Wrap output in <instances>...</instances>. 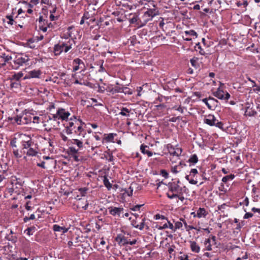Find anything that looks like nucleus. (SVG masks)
<instances>
[{"label":"nucleus","instance_id":"f257e3e1","mask_svg":"<svg viewBox=\"0 0 260 260\" xmlns=\"http://www.w3.org/2000/svg\"><path fill=\"white\" fill-rule=\"evenodd\" d=\"M18 139L22 149L27 156H35L38 154L40 151L39 145L30 135L23 133L18 134Z\"/></svg>","mask_w":260,"mask_h":260},{"label":"nucleus","instance_id":"f03ea898","mask_svg":"<svg viewBox=\"0 0 260 260\" xmlns=\"http://www.w3.org/2000/svg\"><path fill=\"white\" fill-rule=\"evenodd\" d=\"M84 124L81 120L75 117H74V118H71L64 124V131L68 135H73L79 138H84L86 135V131L83 127Z\"/></svg>","mask_w":260,"mask_h":260},{"label":"nucleus","instance_id":"7ed1b4c3","mask_svg":"<svg viewBox=\"0 0 260 260\" xmlns=\"http://www.w3.org/2000/svg\"><path fill=\"white\" fill-rule=\"evenodd\" d=\"M73 42V40L65 42L59 41L58 44L54 45L53 48V52L55 55H59L62 52H68L72 48Z\"/></svg>","mask_w":260,"mask_h":260},{"label":"nucleus","instance_id":"20e7f679","mask_svg":"<svg viewBox=\"0 0 260 260\" xmlns=\"http://www.w3.org/2000/svg\"><path fill=\"white\" fill-rule=\"evenodd\" d=\"M158 14V11L155 8L147 9L141 17V27L145 26L148 22L152 20V19Z\"/></svg>","mask_w":260,"mask_h":260},{"label":"nucleus","instance_id":"39448f33","mask_svg":"<svg viewBox=\"0 0 260 260\" xmlns=\"http://www.w3.org/2000/svg\"><path fill=\"white\" fill-rule=\"evenodd\" d=\"M32 113L24 110L22 113L17 115L14 120L19 125L27 124L32 121Z\"/></svg>","mask_w":260,"mask_h":260},{"label":"nucleus","instance_id":"423d86ee","mask_svg":"<svg viewBox=\"0 0 260 260\" xmlns=\"http://www.w3.org/2000/svg\"><path fill=\"white\" fill-rule=\"evenodd\" d=\"M168 187L169 189L168 192H170L171 194H179L185 192L187 189L185 186L180 187L175 182L169 183Z\"/></svg>","mask_w":260,"mask_h":260},{"label":"nucleus","instance_id":"0eeeda50","mask_svg":"<svg viewBox=\"0 0 260 260\" xmlns=\"http://www.w3.org/2000/svg\"><path fill=\"white\" fill-rule=\"evenodd\" d=\"M45 16H40L39 18V26L44 32H46L48 28H51L53 26L51 22H48Z\"/></svg>","mask_w":260,"mask_h":260},{"label":"nucleus","instance_id":"6e6552de","mask_svg":"<svg viewBox=\"0 0 260 260\" xmlns=\"http://www.w3.org/2000/svg\"><path fill=\"white\" fill-rule=\"evenodd\" d=\"M213 95L220 100H228L230 98V94L228 92H224L220 87L214 92Z\"/></svg>","mask_w":260,"mask_h":260},{"label":"nucleus","instance_id":"1a4fd4ad","mask_svg":"<svg viewBox=\"0 0 260 260\" xmlns=\"http://www.w3.org/2000/svg\"><path fill=\"white\" fill-rule=\"evenodd\" d=\"M29 58L27 55L17 56L15 59L14 60L15 64L18 65V67L22 66L24 64H26Z\"/></svg>","mask_w":260,"mask_h":260},{"label":"nucleus","instance_id":"9d476101","mask_svg":"<svg viewBox=\"0 0 260 260\" xmlns=\"http://www.w3.org/2000/svg\"><path fill=\"white\" fill-rule=\"evenodd\" d=\"M129 16L132 17H130L129 18V22L131 24H136L137 25L139 26V27H141V23L140 21L141 20V18L139 17V16L136 13H131L129 15Z\"/></svg>","mask_w":260,"mask_h":260},{"label":"nucleus","instance_id":"9b49d317","mask_svg":"<svg viewBox=\"0 0 260 260\" xmlns=\"http://www.w3.org/2000/svg\"><path fill=\"white\" fill-rule=\"evenodd\" d=\"M11 184L12 185V189H13V190L15 189L21 188L22 185L21 180L19 178H17L16 177H12Z\"/></svg>","mask_w":260,"mask_h":260},{"label":"nucleus","instance_id":"f8f14e48","mask_svg":"<svg viewBox=\"0 0 260 260\" xmlns=\"http://www.w3.org/2000/svg\"><path fill=\"white\" fill-rule=\"evenodd\" d=\"M115 241L120 246H124L128 244V240L127 238L121 234L118 235L115 238Z\"/></svg>","mask_w":260,"mask_h":260},{"label":"nucleus","instance_id":"ddd939ff","mask_svg":"<svg viewBox=\"0 0 260 260\" xmlns=\"http://www.w3.org/2000/svg\"><path fill=\"white\" fill-rule=\"evenodd\" d=\"M41 74V71L40 70H34L28 72L27 75L24 78V79L34 78H39Z\"/></svg>","mask_w":260,"mask_h":260},{"label":"nucleus","instance_id":"4468645a","mask_svg":"<svg viewBox=\"0 0 260 260\" xmlns=\"http://www.w3.org/2000/svg\"><path fill=\"white\" fill-rule=\"evenodd\" d=\"M58 115H59V118L62 120H67L70 115V113L64 109L59 108L58 109Z\"/></svg>","mask_w":260,"mask_h":260},{"label":"nucleus","instance_id":"2eb2a0df","mask_svg":"<svg viewBox=\"0 0 260 260\" xmlns=\"http://www.w3.org/2000/svg\"><path fill=\"white\" fill-rule=\"evenodd\" d=\"M73 64H76L73 68V71L76 72L80 68H84L85 66L83 61L79 58H75L73 60Z\"/></svg>","mask_w":260,"mask_h":260},{"label":"nucleus","instance_id":"dca6fc26","mask_svg":"<svg viewBox=\"0 0 260 260\" xmlns=\"http://www.w3.org/2000/svg\"><path fill=\"white\" fill-rule=\"evenodd\" d=\"M204 121L210 126H214L217 119L213 115L209 114L204 118Z\"/></svg>","mask_w":260,"mask_h":260},{"label":"nucleus","instance_id":"f3484780","mask_svg":"<svg viewBox=\"0 0 260 260\" xmlns=\"http://www.w3.org/2000/svg\"><path fill=\"white\" fill-rule=\"evenodd\" d=\"M108 209L109 213L113 216H119L123 210V208H118L115 207H109Z\"/></svg>","mask_w":260,"mask_h":260},{"label":"nucleus","instance_id":"a211bd4d","mask_svg":"<svg viewBox=\"0 0 260 260\" xmlns=\"http://www.w3.org/2000/svg\"><path fill=\"white\" fill-rule=\"evenodd\" d=\"M9 172L7 169L0 166V182L9 177Z\"/></svg>","mask_w":260,"mask_h":260},{"label":"nucleus","instance_id":"6ab92c4d","mask_svg":"<svg viewBox=\"0 0 260 260\" xmlns=\"http://www.w3.org/2000/svg\"><path fill=\"white\" fill-rule=\"evenodd\" d=\"M71 143L72 144L76 145L78 147V149L82 150L83 148V143L82 141V138H78V139H73L71 140Z\"/></svg>","mask_w":260,"mask_h":260},{"label":"nucleus","instance_id":"aec40b11","mask_svg":"<svg viewBox=\"0 0 260 260\" xmlns=\"http://www.w3.org/2000/svg\"><path fill=\"white\" fill-rule=\"evenodd\" d=\"M208 214V211L204 208H199L197 210L196 216L199 218H205Z\"/></svg>","mask_w":260,"mask_h":260},{"label":"nucleus","instance_id":"412c9836","mask_svg":"<svg viewBox=\"0 0 260 260\" xmlns=\"http://www.w3.org/2000/svg\"><path fill=\"white\" fill-rule=\"evenodd\" d=\"M149 146L144 144H142L140 146V150L143 154H146L148 156L150 157L152 155L153 153L151 151L149 150Z\"/></svg>","mask_w":260,"mask_h":260},{"label":"nucleus","instance_id":"4be33fe9","mask_svg":"<svg viewBox=\"0 0 260 260\" xmlns=\"http://www.w3.org/2000/svg\"><path fill=\"white\" fill-rule=\"evenodd\" d=\"M218 101L213 98H209V102L207 106L210 109L215 108L217 105Z\"/></svg>","mask_w":260,"mask_h":260},{"label":"nucleus","instance_id":"5701e85b","mask_svg":"<svg viewBox=\"0 0 260 260\" xmlns=\"http://www.w3.org/2000/svg\"><path fill=\"white\" fill-rule=\"evenodd\" d=\"M169 153L173 156H179L182 153V149L181 148H171L169 150Z\"/></svg>","mask_w":260,"mask_h":260},{"label":"nucleus","instance_id":"b1692460","mask_svg":"<svg viewBox=\"0 0 260 260\" xmlns=\"http://www.w3.org/2000/svg\"><path fill=\"white\" fill-rule=\"evenodd\" d=\"M190 247L191 251L195 253H199L200 251L199 245L194 241H190Z\"/></svg>","mask_w":260,"mask_h":260},{"label":"nucleus","instance_id":"393cba45","mask_svg":"<svg viewBox=\"0 0 260 260\" xmlns=\"http://www.w3.org/2000/svg\"><path fill=\"white\" fill-rule=\"evenodd\" d=\"M53 229L55 232H59L62 233H67L69 230L68 228H66L64 226H60L57 224H54L53 226Z\"/></svg>","mask_w":260,"mask_h":260},{"label":"nucleus","instance_id":"a878e982","mask_svg":"<svg viewBox=\"0 0 260 260\" xmlns=\"http://www.w3.org/2000/svg\"><path fill=\"white\" fill-rule=\"evenodd\" d=\"M182 194V193H180L179 194H171L170 192H167V196L170 199H173L174 198H177L180 201H183L185 199Z\"/></svg>","mask_w":260,"mask_h":260},{"label":"nucleus","instance_id":"bb28decb","mask_svg":"<svg viewBox=\"0 0 260 260\" xmlns=\"http://www.w3.org/2000/svg\"><path fill=\"white\" fill-rule=\"evenodd\" d=\"M73 28L72 26H70L68 28L67 31L66 33L63 34L61 38L68 39L69 38L72 37V31L71 30Z\"/></svg>","mask_w":260,"mask_h":260},{"label":"nucleus","instance_id":"cd10ccee","mask_svg":"<svg viewBox=\"0 0 260 260\" xmlns=\"http://www.w3.org/2000/svg\"><path fill=\"white\" fill-rule=\"evenodd\" d=\"M205 250L211 251L212 250V245L211 244L210 239L209 238L206 239L204 241Z\"/></svg>","mask_w":260,"mask_h":260},{"label":"nucleus","instance_id":"c85d7f7f","mask_svg":"<svg viewBox=\"0 0 260 260\" xmlns=\"http://www.w3.org/2000/svg\"><path fill=\"white\" fill-rule=\"evenodd\" d=\"M116 134H114L113 133H111L105 136V137L103 139L102 141V143H104V141H105L106 142H113L114 138V136H115Z\"/></svg>","mask_w":260,"mask_h":260},{"label":"nucleus","instance_id":"c756f323","mask_svg":"<svg viewBox=\"0 0 260 260\" xmlns=\"http://www.w3.org/2000/svg\"><path fill=\"white\" fill-rule=\"evenodd\" d=\"M145 218H143L142 220V222L140 223V224H137V226H136V229H138L140 230H142L145 226H146V229H149V226L148 225H145Z\"/></svg>","mask_w":260,"mask_h":260},{"label":"nucleus","instance_id":"7c9ffc66","mask_svg":"<svg viewBox=\"0 0 260 260\" xmlns=\"http://www.w3.org/2000/svg\"><path fill=\"white\" fill-rule=\"evenodd\" d=\"M23 76V73L22 72H19L17 74L13 75L11 79L12 81H19L20 78Z\"/></svg>","mask_w":260,"mask_h":260},{"label":"nucleus","instance_id":"2f4dec72","mask_svg":"<svg viewBox=\"0 0 260 260\" xmlns=\"http://www.w3.org/2000/svg\"><path fill=\"white\" fill-rule=\"evenodd\" d=\"M109 92L110 93H111L112 94H115L116 93H118V92H121V90H122V87H119V86H115L114 87H113L112 88H110V87H109Z\"/></svg>","mask_w":260,"mask_h":260},{"label":"nucleus","instance_id":"473e14b6","mask_svg":"<svg viewBox=\"0 0 260 260\" xmlns=\"http://www.w3.org/2000/svg\"><path fill=\"white\" fill-rule=\"evenodd\" d=\"M103 182L105 186L107 187L108 190H110L112 188V184L109 181V179L106 176H104L103 179Z\"/></svg>","mask_w":260,"mask_h":260},{"label":"nucleus","instance_id":"72a5a7b5","mask_svg":"<svg viewBox=\"0 0 260 260\" xmlns=\"http://www.w3.org/2000/svg\"><path fill=\"white\" fill-rule=\"evenodd\" d=\"M131 110L126 108H122L119 114L124 116H128Z\"/></svg>","mask_w":260,"mask_h":260},{"label":"nucleus","instance_id":"f704fd0d","mask_svg":"<svg viewBox=\"0 0 260 260\" xmlns=\"http://www.w3.org/2000/svg\"><path fill=\"white\" fill-rule=\"evenodd\" d=\"M19 143V140L18 139V134H17V136L13 138L10 142V145L12 147L16 148V143Z\"/></svg>","mask_w":260,"mask_h":260},{"label":"nucleus","instance_id":"c9c22d12","mask_svg":"<svg viewBox=\"0 0 260 260\" xmlns=\"http://www.w3.org/2000/svg\"><path fill=\"white\" fill-rule=\"evenodd\" d=\"M198 161V158L196 154L192 155L188 159V162L195 164Z\"/></svg>","mask_w":260,"mask_h":260},{"label":"nucleus","instance_id":"e433bc0d","mask_svg":"<svg viewBox=\"0 0 260 260\" xmlns=\"http://www.w3.org/2000/svg\"><path fill=\"white\" fill-rule=\"evenodd\" d=\"M6 18L8 20L7 23L9 25H12L14 23H16V22L14 21L13 16L12 15H7L6 16Z\"/></svg>","mask_w":260,"mask_h":260},{"label":"nucleus","instance_id":"4c0bfd02","mask_svg":"<svg viewBox=\"0 0 260 260\" xmlns=\"http://www.w3.org/2000/svg\"><path fill=\"white\" fill-rule=\"evenodd\" d=\"M35 228L34 226H31L28 228L24 231V233H26L28 236H31L33 235V233L35 231Z\"/></svg>","mask_w":260,"mask_h":260},{"label":"nucleus","instance_id":"58836bf2","mask_svg":"<svg viewBox=\"0 0 260 260\" xmlns=\"http://www.w3.org/2000/svg\"><path fill=\"white\" fill-rule=\"evenodd\" d=\"M122 90L121 92L124 93L125 94H132L133 93V91L130 88L127 87H122Z\"/></svg>","mask_w":260,"mask_h":260},{"label":"nucleus","instance_id":"ea45409f","mask_svg":"<svg viewBox=\"0 0 260 260\" xmlns=\"http://www.w3.org/2000/svg\"><path fill=\"white\" fill-rule=\"evenodd\" d=\"M235 177L234 175L231 174L223 177L222 179V181L224 183H226L230 180H233Z\"/></svg>","mask_w":260,"mask_h":260},{"label":"nucleus","instance_id":"a19ab883","mask_svg":"<svg viewBox=\"0 0 260 260\" xmlns=\"http://www.w3.org/2000/svg\"><path fill=\"white\" fill-rule=\"evenodd\" d=\"M184 33L186 36H195L197 38L198 36L197 33L193 30H187Z\"/></svg>","mask_w":260,"mask_h":260},{"label":"nucleus","instance_id":"79ce46f5","mask_svg":"<svg viewBox=\"0 0 260 260\" xmlns=\"http://www.w3.org/2000/svg\"><path fill=\"white\" fill-rule=\"evenodd\" d=\"M171 171L172 173L174 174H177V173L181 171V168H179V166H175L171 167Z\"/></svg>","mask_w":260,"mask_h":260},{"label":"nucleus","instance_id":"37998d69","mask_svg":"<svg viewBox=\"0 0 260 260\" xmlns=\"http://www.w3.org/2000/svg\"><path fill=\"white\" fill-rule=\"evenodd\" d=\"M11 86L12 88H18L20 85L19 81H15L13 82L11 80Z\"/></svg>","mask_w":260,"mask_h":260},{"label":"nucleus","instance_id":"c03bdc74","mask_svg":"<svg viewBox=\"0 0 260 260\" xmlns=\"http://www.w3.org/2000/svg\"><path fill=\"white\" fill-rule=\"evenodd\" d=\"M34 41L32 40H29L26 44V46L30 48L34 49L36 48V46L33 44Z\"/></svg>","mask_w":260,"mask_h":260},{"label":"nucleus","instance_id":"a18cd8bd","mask_svg":"<svg viewBox=\"0 0 260 260\" xmlns=\"http://www.w3.org/2000/svg\"><path fill=\"white\" fill-rule=\"evenodd\" d=\"M196 46L198 48V49L199 50V52L200 54L205 55L206 54L204 50L201 48L200 43H198V44H197Z\"/></svg>","mask_w":260,"mask_h":260},{"label":"nucleus","instance_id":"49530a36","mask_svg":"<svg viewBox=\"0 0 260 260\" xmlns=\"http://www.w3.org/2000/svg\"><path fill=\"white\" fill-rule=\"evenodd\" d=\"M58 17L57 14H50L49 19L51 21H55L58 19Z\"/></svg>","mask_w":260,"mask_h":260},{"label":"nucleus","instance_id":"de8ad7c7","mask_svg":"<svg viewBox=\"0 0 260 260\" xmlns=\"http://www.w3.org/2000/svg\"><path fill=\"white\" fill-rule=\"evenodd\" d=\"M32 121L34 123H39L40 122V117L38 116H34L32 114Z\"/></svg>","mask_w":260,"mask_h":260},{"label":"nucleus","instance_id":"09e8293b","mask_svg":"<svg viewBox=\"0 0 260 260\" xmlns=\"http://www.w3.org/2000/svg\"><path fill=\"white\" fill-rule=\"evenodd\" d=\"M70 152L73 154H77L80 151L79 149H76L74 147H71L69 148Z\"/></svg>","mask_w":260,"mask_h":260},{"label":"nucleus","instance_id":"8fccbe9b","mask_svg":"<svg viewBox=\"0 0 260 260\" xmlns=\"http://www.w3.org/2000/svg\"><path fill=\"white\" fill-rule=\"evenodd\" d=\"M13 154L16 158H20L21 157V155L17 149L13 150Z\"/></svg>","mask_w":260,"mask_h":260},{"label":"nucleus","instance_id":"3c124183","mask_svg":"<svg viewBox=\"0 0 260 260\" xmlns=\"http://www.w3.org/2000/svg\"><path fill=\"white\" fill-rule=\"evenodd\" d=\"M182 226V223L180 221H177L176 222H175V225H174L175 231H176V230L177 229H179L181 228Z\"/></svg>","mask_w":260,"mask_h":260},{"label":"nucleus","instance_id":"603ef678","mask_svg":"<svg viewBox=\"0 0 260 260\" xmlns=\"http://www.w3.org/2000/svg\"><path fill=\"white\" fill-rule=\"evenodd\" d=\"M133 189L130 186L127 189L125 190V192L127 193V196L130 197L133 194Z\"/></svg>","mask_w":260,"mask_h":260},{"label":"nucleus","instance_id":"864d4df0","mask_svg":"<svg viewBox=\"0 0 260 260\" xmlns=\"http://www.w3.org/2000/svg\"><path fill=\"white\" fill-rule=\"evenodd\" d=\"M215 124L214 125V126H216V127H217L221 129H223V123L221 122L218 121L217 120V121L215 122Z\"/></svg>","mask_w":260,"mask_h":260},{"label":"nucleus","instance_id":"5fc2aeb1","mask_svg":"<svg viewBox=\"0 0 260 260\" xmlns=\"http://www.w3.org/2000/svg\"><path fill=\"white\" fill-rule=\"evenodd\" d=\"M160 174L165 178H168L169 177V174L165 170H161L160 171Z\"/></svg>","mask_w":260,"mask_h":260},{"label":"nucleus","instance_id":"6e6d98bb","mask_svg":"<svg viewBox=\"0 0 260 260\" xmlns=\"http://www.w3.org/2000/svg\"><path fill=\"white\" fill-rule=\"evenodd\" d=\"M90 17V14H89V13L87 11H86L84 14H83V16H82V18H83V19L84 20H87L88 19H89Z\"/></svg>","mask_w":260,"mask_h":260},{"label":"nucleus","instance_id":"4d7b16f0","mask_svg":"<svg viewBox=\"0 0 260 260\" xmlns=\"http://www.w3.org/2000/svg\"><path fill=\"white\" fill-rule=\"evenodd\" d=\"M154 218L155 219H156V220L157 219H159L167 220V219L166 218V217L164 215H160L159 214H157L155 215V216H154Z\"/></svg>","mask_w":260,"mask_h":260},{"label":"nucleus","instance_id":"13d9d810","mask_svg":"<svg viewBox=\"0 0 260 260\" xmlns=\"http://www.w3.org/2000/svg\"><path fill=\"white\" fill-rule=\"evenodd\" d=\"M106 158L110 162L113 161L114 160V157L112 154H109L108 156H106Z\"/></svg>","mask_w":260,"mask_h":260},{"label":"nucleus","instance_id":"bf43d9fd","mask_svg":"<svg viewBox=\"0 0 260 260\" xmlns=\"http://www.w3.org/2000/svg\"><path fill=\"white\" fill-rule=\"evenodd\" d=\"M253 214L251 213H249V212H247L245 214L244 216V219H248L250 217H252L253 216Z\"/></svg>","mask_w":260,"mask_h":260},{"label":"nucleus","instance_id":"052dcab7","mask_svg":"<svg viewBox=\"0 0 260 260\" xmlns=\"http://www.w3.org/2000/svg\"><path fill=\"white\" fill-rule=\"evenodd\" d=\"M245 113L247 115L253 116L256 113V112H254L253 111H252L251 112H250V111H249L248 109H247L245 111Z\"/></svg>","mask_w":260,"mask_h":260},{"label":"nucleus","instance_id":"680f3d73","mask_svg":"<svg viewBox=\"0 0 260 260\" xmlns=\"http://www.w3.org/2000/svg\"><path fill=\"white\" fill-rule=\"evenodd\" d=\"M173 108L175 109L176 110L181 112V113H183L184 112V107H181L180 106L177 108L174 107Z\"/></svg>","mask_w":260,"mask_h":260},{"label":"nucleus","instance_id":"e2e57ef3","mask_svg":"<svg viewBox=\"0 0 260 260\" xmlns=\"http://www.w3.org/2000/svg\"><path fill=\"white\" fill-rule=\"evenodd\" d=\"M8 239L10 241H12L13 242H16L17 241V238L16 237H14L13 236H11V237H10V235H8Z\"/></svg>","mask_w":260,"mask_h":260},{"label":"nucleus","instance_id":"0e129e2a","mask_svg":"<svg viewBox=\"0 0 260 260\" xmlns=\"http://www.w3.org/2000/svg\"><path fill=\"white\" fill-rule=\"evenodd\" d=\"M190 63L193 67H196V64L197 63V58L195 59L193 58L191 59Z\"/></svg>","mask_w":260,"mask_h":260},{"label":"nucleus","instance_id":"69168bd1","mask_svg":"<svg viewBox=\"0 0 260 260\" xmlns=\"http://www.w3.org/2000/svg\"><path fill=\"white\" fill-rule=\"evenodd\" d=\"M198 170L196 169H192L191 170L190 172V175L191 176V175H195L196 174H198Z\"/></svg>","mask_w":260,"mask_h":260},{"label":"nucleus","instance_id":"338daca9","mask_svg":"<svg viewBox=\"0 0 260 260\" xmlns=\"http://www.w3.org/2000/svg\"><path fill=\"white\" fill-rule=\"evenodd\" d=\"M87 188H81L79 189V191H80V193L82 194V196H85V194L86 192Z\"/></svg>","mask_w":260,"mask_h":260},{"label":"nucleus","instance_id":"774afa93","mask_svg":"<svg viewBox=\"0 0 260 260\" xmlns=\"http://www.w3.org/2000/svg\"><path fill=\"white\" fill-rule=\"evenodd\" d=\"M187 255L183 254L179 257L180 260H188Z\"/></svg>","mask_w":260,"mask_h":260}]
</instances>
